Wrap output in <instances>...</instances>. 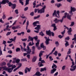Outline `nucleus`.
I'll return each instance as SVG.
<instances>
[{
	"label": "nucleus",
	"instance_id": "obj_1",
	"mask_svg": "<svg viewBox=\"0 0 76 76\" xmlns=\"http://www.w3.org/2000/svg\"><path fill=\"white\" fill-rule=\"evenodd\" d=\"M46 8V6L44 5L43 7L40 10H38L37 11V13H40L42 14V13H43L45 12V9Z\"/></svg>",
	"mask_w": 76,
	"mask_h": 76
},
{
	"label": "nucleus",
	"instance_id": "obj_2",
	"mask_svg": "<svg viewBox=\"0 0 76 76\" xmlns=\"http://www.w3.org/2000/svg\"><path fill=\"white\" fill-rule=\"evenodd\" d=\"M9 0H3L2 1L0 2V9L2 7L1 4H5L6 3H9Z\"/></svg>",
	"mask_w": 76,
	"mask_h": 76
},
{
	"label": "nucleus",
	"instance_id": "obj_3",
	"mask_svg": "<svg viewBox=\"0 0 76 76\" xmlns=\"http://www.w3.org/2000/svg\"><path fill=\"white\" fill-rule=\"evenodd\" d=\"M64 20L62 18L61 19H58L56 18L55 19L53 20V22H55V23H58L59 22H60L61 23H63V20Z\"/></svg>",
	"mask_w": 76,
	"mask_h": 76
},
{
	"label": "nucleus",
	"instance_id": "obj_4",
	"mask_svg": "<svg viewBox=\"0 0 76 76\" xmlns=\"http://www.w3.org/2000/svg\"><path fill=\"white\" fill-rule=\"evenodd\" d=\"M31 41L32 42V43L31 44V46H32V45H34V43L33 42V41H34V38L32 37H31L30 36H28V39L27 40V42H29V41Z\"/></svg>",
	"mask_w": 76,
	"mask_h": 76
},
{
	"label": "nucleus",
	"instance_id": "obj_5",
	"mask_svg": "<svg viewBox=\"0 0 76 76\" xmlns=\"http://www.w3.org/2000/svg\"><path fill=\"white\" fill-rule=\"evenodd\" d=\"M44 38H45L46 39V41H45V43L46 44V45H48V44H49V41H50V39H49V37H48V38H47V37H44Z\"/></svg>",
	"mask_w": 76,
	"mask_h": 76
},
{
	"label": "nucleus",
	"instance_id": "obj_6",
	"mask_svg": "<svg viewBox=\"0 0 76 76\" xmlns=\"http://www.w3.org/2000/svg\"><path fill=\"white\" fill-rule=\"evenodd\" d=\"M4 70L7 71L8 73H10L12 72V70L11 68H6V67H5Z\"/></svg>",
	"mask_w": 76,
	"mask_h": 76
},
{
	"label": "nucleus",
	"instance_id": "obj_7",
	"mask_svg": "<svg viewBox=\"0 0 76 76\" xmlns=\"http://www.w3.org/2000/svg\"><path fill=\"white\" fill-rule=\"evenodd\" d=\"M46 35H48L50 37H51V30H49L48 31L46 30Z\"/></svg>",
	"mask_w": 76,
	"mask_h": 76
},
{
	"label": "nucleus",
	"instance_id": "obj_8",
	"mask_svg": "<svg viewBox=\"0 0 76 76\" xmlns=\"http://www.w3.org/2000/svg\"><path fill=\"white\" fill-rule=\"evenodd\" d=\"M72 32V28L71 27H70L68 31H67V33L68 35H72V34L71 33Z\"/></svg>",
	"mask_w": 76,
	"mask_h": 76
},
{
	"label": "nucleus",
	"instance_id": "obj_9",
	"mask_svg": "<svg viewBox=\"0 0 76 76\" xmlns=\"http://www.w3.org/2000/svg\"><path fill=\"white\" fill-rule=\"evenodd\" d=\"M41 75H42V74L40 73V72L37 71L36 73L34 75H33V76H41Z\"/></svg>",
	"mask_w": 76,
	"mask_h": 76
},
{
	"label": "nucleus",
	"instance_id": "obj_10",
	"mask_svg": "<svg viewBox=\"0 0 76 76\" xmlns=\"http://www.w3.org/2000/svg\"><path fill=\"white\" fill-rule=\"evenodd\" d=\"M40 47L43 48V50H45L46 47L44 45V43H42L40 44Z\"/></svg>",
	"mask_w": 76,
	"mask_h": 76
},
{
	"label": "nucleus",
	"instance_id": "obj_11",
	"mask_svg": "<svg viewBox=\"0 0 76 76\" xmlns=\"http://www.w3.org/2000/svg\"><path fill=\"white\" fill-rule=\"evenodd\" d=\"M19 66H18V67L15 69H14L13 70V72H15L18 70V69H19L22 66V63H20L19 64Z\"/></svg>",
	"mask_w": 76,
	"mask_h": 76
},
{
	"label": "nucleus",
	"instance_id": "obj_12",
	"mask_svg": "<svg viewBox=\"0 0 76 76\" xmlns=\"http://www.w3.org/2000/svg\"><path fill=\"white\" fill-rule=\"evenodd\" d=\"M33 58L32 59V61L33 63H34V62H35L37 61V56H33Z\"/></svg>",
	"mask_w": 76,
	"mask_h": 76
},
{
	"label": "nucleus",
	"instance_id": "obj_13",
	"mask_svg": "<svg viewBox=\"0 0 76 76\" xmlns=\"http://www.w3.org/2000/svg\"><path fill=\"white\" fill-rule=\"evenodd\" d=\"M6 41H4V40H3V44H4V49L3 50V51H6Z\"/></svg>",
	"mask_w": 76,
	"mask_h": 76
},
{
	"label": "nucleus",
	"instance_id": "obj_14",
	"mask_svg": "<svg viewBox=\"0 0 76 76\" xmlns=\"http://www.w3.org/2000/svg\"><path fill=\"white\" fill-rule=\"evenodd\" d=\"M37 26V27H36L35 28V29H36V30H37L38 31H39V29H41V26L40 25H37V26Z\"/></svg>",
	"mask_w": 76,
	"mask_h": 76
},
{
	"label": "nucleus",
	"instance_id": "obj_15",
	"mask_svg": "<svg viewBox=\"0 0 76 76\" xmlns=\"http://www.w3.org/2000/svg\"><path fill=\"white\" fill-rule=\"evenodd\" d=\"M39 21H36V22H34L33 23V26H37V24H39Z\"/></svg>",
	"mask_w": 76,
	"mask_h": 76
},
{
	"label": "nucleus",
	"instance_id": "obj_16",
	"mask_svg": "<svg viewBox=\"0 0 76 76\" xmlns=\"http://www.w3.org/2000/svg\"><path fill=\"white\" fill-rule=\"evenodd\" d=\"M56 70H57V69L56 68H53L51 69L50 71L51 74H53Z\"/></svg>",
	"mask_w": 76,
	"mask_h": 76
},
{
	"label": "nucleus",
	"instance_id": "obj_17",
	"mask_svg": "<svg viewBox=\"0 0 76 76\" xmlns=\"http://www.w3.org/2000/svg\"><path fill=\"white\" fill-rule=\"evenodd\" d=\"M57 12V11L56 10H55L54 11V12L53 14V16H55V17L56 18H57V15L56 13Z\"/></svg>",
	"mask_w": 76,
	"mask_h": 76
},
{
	"label": "nucleus",
	"instance_id": "obj_18",
	"mask_svg": "<svg viewBox=\"0 0 76 76\" xmlns=\"http://www.w3.org/2000/svg\"><path fill=\"white\" fill-rule=\"evenodd\" d=\"M70 10L72 12H75L76 10V8L74 7H71Z\"/></svg>",
	"mask_w": 76,
	"mask_h": 76
},
{
	"label": "nucleus",
	"instance_id": "obj_19",
	"mask_svg": "<svg viewBox=\"0 0 76 76\" xmlns=\"http://www.w3.org/2000/svg\"><path fill=\"white\" fill-rule=\"evenodd\" d=\"M9 26L8 25L6 26V28L4 29V31H10V29H9Z\"/></svg>",
	"mask_w": 76,
	"mask_h": 76
},
{
	"label": "nucleus",
	"instance_id": "obj_20",
	"mask_svg": "<svg viewBox=\"0 0 76 76\" xmlns=\"http://www.w3.org/2000/svg\"><path fill=\"white\" fill-rule=\"evenodd\" d=\"M45 53V51L42 50L40 51L39 54V57H41V56L43 54L42 53Z\"/></svg>",
	"mask_w": 76,
	"mask_h": 76
},
{
	"label": "nucleus",
	"instance_id": "obj_21",
	"mask_svg": "<svg viewBox=\"0 0 76 76\" xmlns=\"http://www.w3.org/2000/svg\"><path fill=\"white\" fill-rule=\"evenodd\" d=\"M20 46L21 47V50L22 51H26L27 50V49L25 48L23 50V47H22V46L21 45H20Z\"/></svg>",
	"mask_w": 76,
	"mask_h": 76
},
{
	"label": "nucleus",
	"instance_id": "obj_22",
	"mask_svg": "<svg viewBox=\"0 0 76 76\" xmlns=\"http://www.w3.org/2000/svg\"><path fill=\"white\" fill-rule=\"evenodd\" d=\"M47 69H46V67H44L43 68H42L41 69L40 72H44V71H46Z\"/></svg>",
	"mask_w": 76,
	"mask_h": 76
},
{
	"label": "nucleus",
	"instance_id": "obj_23",
	"mask_svg": "<svg viewBox=\"0 0 76 76\" xmlns=\"http://www.w3.org/2000/svg\"><path fill=\"white\" fill-rule=\"evenodd\" d=\"M7 66H8V68H10V67H12L13 66V64L11 65L10 64V63H8L7 64Z\"/></svg>",
	"mask_w": 76,
	"mask_h": 76
},
{
	"label": "nucleus",
	"instance_id": "obj_24",
	"mask_svg": "<svg viewBox=\"0 0 76 76\" xmlns=\"http://www.w3.org/2000/svg\"><path fill=\"white\" fill-rule=\"evenodd\" d=\"M31 52H32L31 49L27 50V51H26V52L28 54H31Z\"/></svg>",
	"mask_w": 76,
	"mask_h": 76
},
{
	"label": "nucleus",
	"instance_id": "obj_25",
	"mask_svg": "<svg viewBox=\"0 0 76 76\" xmlns=\"http://www.w3.org/2000/svg\"><path fill=\"white\" fill-rule=\"evenodd\" d=\"M39 42H40V40H37V42L36 43V45L37 47H38L39 46Z\"/></svg>",
	"mask_w": 76,
	"mask_h": 76
},
{
	"label": "nucleus",
	"instance_id": "obj_26",
	"mask_svg": "<svg viewBox=\"0 0 76 76\" xmlns=\"http://www.w3.org/2000/svg\"><path fill=\"white\" fill-rule=\"evenodd\" d=\"M55 6H57V7H58V8H59V7L61 6V4L57 3L55 4Z\"/></svg>",
	"mask_w": 76,
	"mask_h": 76
},
{
	"label": "nucleus",
	"instance_id": "obj_27",
	"mask_svg": "<svg viewBox=\"0 0 76 76\" xmlns=\"http://www.w3.org/2000/svg\"><path fill=\"white\" fill-rule=\"evenodd\" d=\"M56 13L58 16H57V18H60V11L58 10L56 12Z\"/></svg>",
	"mask_w": 76,
	"mask_h": 76
},
{
	"label": "nucleus",
	"instance_id": "obj_28",
	"mask_svg": "<svg viewBox=\"0 0 76 76\" xmlns=\"http://www.w3.org/2000/svg\"><path fill=\"white\" fill-rule=\"evenodd\" d=\"M53 66H52V69H56L57 68V66L56 65L53 64Z\"/></svg>",
	"mask_w": 76,
	"mask_h": 76
},
{
	"label": "nucleus",
	"instance_id": "obj_29",
	"mask_svg": "<svg viewBox=\"0 0 76 76\" xmlns=\"http://www.w3.org/2000/svg\"><path fill=\"white\" fill-rule=\"evenodd\" d=\"M72 41H74V40L75 42H76V34L74 35V38H73L72 39Z\"/></svg>",
	"mask_w": 76,
	"mask_h": 76
},
{
	"label": "nucleus",
	"instance_id": "obj_30",
	"mask_svg": "<svg viewBox=\"0 0 76 76\" xmlns=\"http://www.w3.org/2000/svg\"><path fill=\"white\" fill-rule=\"evenodd\" d=\"M65 42H66V43L65 44L66 47H67V46H68V45H69V42H68V41L65 40Z\"/></svg>",
	"mask_w": 76,
	"mask_h": 76
},
{
	"label": "nucleus",
	"instance_id": "obj_31",
	"mask_svg": "<svg viewBox=\"0 0 76 76\" xmlns=\"http://www.w3.org/2000/svg\"><path fill=\"white\" fill-rule=\"evenodd\" d=\"M38 66H39V67H42V66H44V65L42 64L41 62H39L38 63Z\"/></svg>",
	"mask_w": 76,
	"mask_h": 76
},
{
	"label": "nucleus",
	"instance_id": "obj_32",
	"mask_svg": "<svg viewBox=\"0 0 76 76\" xmlns=\"http://www.w3.org/2000/svg\"><path fill=\"white\" fill-rule=\"evenodd\" d=\"M33 4L34 6L33 7V8H35L36 6V1H34V2H33Z\"/></svg>",
	"mask_w": 76,
	"mask_h": 76
},
{
	"label": "nucleus",
	"instance_id": "obj_33",
	"mask_svg": "<svg viewBox=\"0 0 76 76\" xmlns=\"http://www.w3.org/2000/svg\"><path fill=\"white\" fill-rule=\"evenodd\" d=\"M29 26V21H28L26 23V30H28V27Z\"/></svg>",
	"mask_w": 76,
	"mask_h": 76
},
{
	"label": "nucleus",
	"instance_id": "obj_34",
	"mask_svg": "<svg viewBox=\"0 0 76 76\" xmlns=\"http://www.w3.org/2000/svg\"><path fill=\"white\" fill-rule=\"evenodd\" d=\"M39 35H41L42 37H43L44 35V34H43L42 31H41V32L39 33Z\"/></svg>",
	"mask_w": 76,
	"mask_h": 76
},
{
	"label": "nucleus",
	"instance_id": "obj_35",
	"mask_svg": "<svg viewBox=\"0 0 76 76\" xmlns=\"http://www.w3.org/2000/svg\"><path fill=\"white\" fill-rule=\"evenodd\" d=\"M71 15H67V18L69 19V20H71Z\"/></svg>",
	"mask_w": 76,
	"mask_h": 76
},
{
	"label": "nucleus",
	"instance_id": "obj_36",
	"mask_svg": "<svg viewBox=\"0 0 76 76\" xmlns=\"http://www.w3.org/2000/svg\"><path fill=\"white\" fill-rule=\"evenodd\" d=\"M20 59L17 58L15 60V63H19V62H20Z\"/></svg>",
	"mask_w": 76,
	"mask_h": 76
},
{
	"label": "nucleus",
	"instance_id": "obj_37",
	"mask_svg": "<svg viewBox=\"0 0 76 76\" xmlns=\"http://www.w3.org/2000/svg\"><path fill=\"white\" fill-rule=\"evenodd\" d=\"M12 8L13 9H15V8L16 7V4H12Z\"/></svg>",
	"mask_w": 76,
	"mask_h": 76
},
{
	"label": "nucleus",
	"instance_id": "obj_38",
	"mask_svg": "<svg viewBox=\"0 0 76 76\" xmlns=\"http://www.w3.org/2000/svg\"><path fill=\"white\" fill-rule=\"evenodd\" d=\"M26 69H27V70L29 72H31V67H30V68H28V67H26Z\"/></svg>",
	"mask_w": 76,
	"mask_h": 76
},
{
	"label": "nucleus",
	"instance_id": "obj_39",
	"mask_svg": "<svg viewBox=\"0 0 76 76\" xmlns=\"http://www.w3.org/2000/svg\"><path fill=\"white\" fill-rule=\"evenodd\" d=\"M27 61V60L26 58H22L21 59V61Z\"/></svg>",
	"mask_w": 76,
	"mask_h": 76
},
{
	"label": "nucleus",
	"instance_id": "obj_40",
	"mask_svg": "<svg viewBox=\"0 0 76 76\" xmlns=\"http://www.w3.org/2000/svg\"><path fill=\"white\" fill-rule=\"evenodd\" d=\"M16 52H18L20 51V48H17L16 49Z\"/></svg>",
	"mask_w": 76,
	"mask_h": 76
},
{
	"label": "nucleus",
	"instance_id": "obj_41",
	"mask_svg": "<svg viewBox=\"0 0 76 76\" xmlns=\"http://www.w3.org/2000/svg\"><path fill=\"white\" fill-rule=\"evenodd\" d=\"M55 44L56 45V47H58V45H59V43H58V42L56 41L55 42Z\"/></svg>",
	"mask_w": 76,
	"mask_h": 76
},
{
	"label": "nucleus",
	"instance_id": "obj_42",
	"mask_svg": "<svg viewBox=\"0 0 76 76\" xmlns=\"http://www.w3.org/2000/svg\"><path fill=\"white\" fill-rule=\"evenodd\" d=\"M35 39V41H37L38 40V36H36L35 37H33V39Z\"/></svg>",
	"mask_w": 76,
	"mask_h": 76
},
{
	"label": "nucleus",
	"instance_id": "obj_43",
	"mask_svg": "<svg viewBox=\"0 0 76 76\" xmlns=\"http://www.w3.org/2000/svg\"><path fill=\"white\" fill-rule=\"evenodd\" d=\"M65 40H67V41H69L70 39V37L68 36L67 37H65Z\"/></svg>",
	"mask_w": 76,
	"mask_h": 76
},
{
	"label": "nucleus",
	"instance_id": "obj_44",
	"mask_svg": "<svg viewBox=\"0 0 76 76\" xmlns=\"http://www.w3.org/2000/svg\"><path fill=\"white\" fill-rule=\"evenodd\" d=\"M2 18L3 19H5L6 18V15L5 14H4L2 16Z\"/></svg>",
	"mask_w": 76,
	"mask_h": 76
},
{
	"label": "nucleus",
	"instance_id": "obj_45",
	"mask_svg": "<svg viewBox=\"0 0 76 76\" xmlns=\"http://www.w3.org/2000/svg\"><path fill=\"white\" fill-rule=\"evenodd\" d=\"M11 33H12V32L11 31L8 32L7 34H6V36H8V35H10Z\"/></svg>",
	"mask_w": 76,
	"mask_h": 76
},
{
	"label": "nucleus",
	"instance_id": "obj_46",
	"mask_svg": "<svg viewBox=\"0 0 76 76\" xmlns=\"http://www.w3.org/2000/svg\"><path fill=\"white\" fill-rule=\"evenodd\" d=\"M8 4H9V6L10 7L12 6V5H13V4L12 3H11V2H9V1Z\"/></svg>",
	"mask_w": 76,
	"mask_h": 76
},
{
	"label": "nucleus",
	"instance_id": "obj_47",
	"mask_svg": "<svg viewBox=\"0 0 76 76\" xmlns=\"http://www.w3.org/2000/svg\"><path fill=\"white\" fill-rule=\"evenodd\" d=\"M5 68V66L0 67V71H1V69H3L4 70Z\"/></svg>",
	"mask_w": 76,
	"mask_h": 76
},
{
	"label": "nucleus",
	"instance_id": "obj_48",
	"mask_svg": "<svg viewBox=\"0 0 76 76\" xmlns=\"http://www.w3.org/2000/svg\"><path fill=\"white\" fill-rule=\"evenodd\" d=\"M30 15H31V16H33L34 15V12H31L30 14Z\"/></svg>",
	"mask_w": 76,
	"mask_h": 76
},
{
	"label": "nucleus",
	"instance_id": "obj_49",
	"mask_svg": "<svg viewBox=\"0 0 76 76\" xmlns=\"http://www.w3.org/2000/svg\"><path fill=\"white\" fill-rule=\"evenodd\" d=\"M53 54H54L55 56H57V51H56L54 53H53Z\"/></svg>",
	"mask_w": 76,
	"mask_h": 76
},
{
	"label": "nucleus",
	"instance_id": "obj_50",
	"mask_svg": "<svg viewBox=\"0 0 76 76\" xmlns=\"http://www.w3.org/2000/svg\"><path fill=\"white\" fill-rule=\"evenodd\" d=\"M27 38L21 39V40L22 41H27Z\"/></svg>",
	"mask_w": 76,
	"mask_h": 76
},
{
	"label": "nucleus",
	"instance_id": "obj_51",
	"mask_svg": "<svg viewBox=\"0 0 76 76\" xmlns=\"http://www.w3.org/2000/svg\"><path fill=\"white\" fill-rule=\"evenodd\" d=\"M75 25V22H71V24L70 25V26H73Z\"/></svg>",
	"mask_w": 76,
	"mask_h": 76
},
{
	"label": "nucleus",
	"instance_id": "obj_52",
	"mask_svg": "<svg viewBox=\"0 0 76 76\" xmlns=\"http://www.w3.org/2000/svg\"><path fill=\"white\" fill-rule=\"evenodd\" d=\"M63 37V36H61V35H58V37H59L60 39H61Z\"/></svg>",
	"mask_w": 76,
	"mask_h": 76
},
{
	"label": "nucleus",
	"instance_id": "obj_53",
	"mask_svg": "<svg viewBox=\"0 0 76 76\" xmlns=\"http://www.w3.org/2000/svg\"><path fill=\"white\" fill-rule=\"evenodd\" d=\"M18 73L20 75H23V72H18Z\"/></svg>",
	"mask_w": 76,
	"mask_h": 76
},
{
	"label": "nucleus",
	"instance_id": "obj_54",
	"mask_svg": "<svg viewBox=\"0 0 76 76\" xmlns=\"http://www.w3.org/2000/svg\"><path fill=\"white\" fill-rule=\"evenodd\" d=\"M56 24L55 23H53V24H52V25H51V27H55L56 26Z\"/></svg>",
	"mask_w": 76,
	"mask_h": 76
},
{
	"label": "nucleus",
	"instance_id": "obj_55",
	"mask_svg": "<svg viewBox=\"0 0 76 76\" xmlns=\"http://www.w3.org/2000/svg\"><path fill=\"white\" fill-rule=\"evenodd\" d=\"M50 61H53V58H52V57L51 56H50L49 57Z\"/></svg>",
	"mask_w": 76,
	"mask_h": 76
},
{
	"label": "nucleus",
	"instance_id": "obj_56",
	"mask_svg": "<svg viewBox=\"0 0 76 76\" xmlns=\"http://www.w3.org/2000/svg\"><path fill=\"white\" fill-rule=\"evenodd\" d=\"M15 12L16 14H18V13H19V12H18V10H15Z\"/></svg>",
	"mask_w": 76,
	"mask_h": 76
},
{
	"label": "nucleus",
	"instance_id": "obj_57",
	"mask_svg": "<svg viewBox=\"0 0 76 76\" xmlns=\"http://www.w3.org/2000/svg\"><path fill=\"white\" fill-rule=\"evenodd\" d=\"M69 13L70 15H73V12L72 11H70L69 12Z\"/></svg>",
	"mask_w": 76,
	"mask_h": 76
},
{
	"label": "nucleus",
	"instance_id": "obj_58",
	"mask_svg": "<svg viewBox=\"0 0 76 76\" xmlns=\"http://www.w3.org/2000/svg\"><path fill=\"white\" fill-rule=\"evenodd\" d=\"M29 1H28L27 0H26V5H28V4H29Z\"/></svg>",
	"mask_w": 76,
	"mask_h": 76
},
{
	"label": "nucleus",
	"instance_id": "obj_59",
	"mask_svg": "<svg viewBox=\"0 0 76 76\" xmlns=\"http://www.w3.org/2000/svg\"><path fill=\"white\" fill-rule=\"evenodd\" d=\"M1 64L2 66H5L6 64V63L5 62H4L2 63Z\"/></svg>",
	"mask_w": 76,
	"mask_h": 76
},
{
	"label": "nucleus",
	"instance_id": "obj_60",
	"mask_svg": "<svg viewBox=\"0 0 76 76\" xmlns=\"http://www.w3.org/2000/svg\"><path fill=\"white\" fill-rule=\"evenodd\" d=\"M6 57H10V58H12V56L10 55H9L6 56Z\"/></svg>",
	"mask_w": 76,
	"mask_h": 76
},
{
	"label": "nucleus",
	"instance_id": "obj_61",
	"mask_svg": "<svg viewBox=\"0 0 76 76\" xmlns=\"http://www.w3.org/2000/svg\"><path fill=\"white\" fill-rule=\"evenodd\" d=\"M19 1L20 3L22 4V5H23V1L20 0H19Z\"/></svg>",
	"mask_w": 76,
	"mask_h": 76
},
{
	"label": "nucleus",
	"instance_id": "obj_62",
	"mask_svg": "<svg viewBox=\"0 0 76 76\" xmlns=\"http://www.w3.org/2000/svg\"><path fill=\"white\" fill-rule=\"evenodd\" d=\"M38 10H39V9H35L34 10V13H37Z\"/></svg>",
	"mask_w": 76,
	"mask_h": 76
},
{
	"label": "nucleus",
	"instance_id": "obj_63",
	"mask_svg": "<svg viewBox=\"0 0 76 76\" xmlns=\"http://www.w3.org/2000/svg\"><path fill=\"white\" fill-rule=\"evenodd\" d=\"M65 68H66V66L64 65L62 67V69L63 70L65 69Z\"/></svg>",
	"mask_w": 76,
	"mask_h": 76
},
{
	"label": "nucleus",
	"instance_id": "obj_64",
	"mask_svg": "<svg viewBox=\"0 0 76 76\" xmlns=\"http://www.w3.org/2000/svg\"><path fill=\"white\" fill-rule=\"evenodd\" d=\"M28 7H26L24 8V11H26V10H28Z\"/></svg>",
	"mask_w": 76,
	"mask_h": 76
}]
</instances>
